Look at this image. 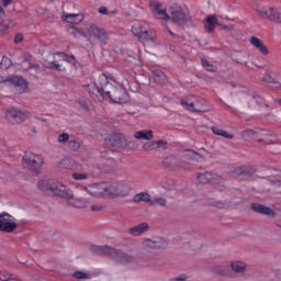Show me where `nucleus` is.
Listing matches in <instances>:
<instances>
[{"instance_id":"obj_64","label":"nucleus","mask_w":281,"mask_h":281,"mask_svg":"<svg viewBox=\"0 0 281 281\" xmlns=\"http://www.w3.org/2000/svg\"><path fill=\"white\" fill-rule=\"evenodd\" d=\"M10 27L9 25L5 24H0V32H5Z\"/></svg>"},{"instance_id":"obj_15","label":"nucleus","mask_w":281,"mask_h":281,"mask_svg":"<svg viewBox=\"0 0 281 281\" xmlns=\"http://www.w3.org/2000/svg\"><path fill=\"white\" fill-rule=\"evenodd\" d=\"M5 117L10 124H23V122L30 117V113L16 109H11L7 111Z\"/></svg>"},{"instance_id":"obj_46","label":"nucleus","mask_w":281,"mask_h":281,"mask_svg":"<svg viewBox=\"0 0 281 281\" xmlns=\"http://www.w3.org/2000/svg\"><path fill=\"white\" fill-rule=\"evenodd\" d=\"M157 147L155 145V140L147 142L143 145V150L145 153H149V150H155Z\"/></svg>"},{"instance_id":"obj_28","label":"nucleus","mask_w":281,"mask_h":281,"mask_svg":"<svg viewBox=\"0 0 281 281\" xmlns=\"http://www.w3.org/2000/svg\"><path fill=\"white\" fill-rule=\"evenodd\" d=\"M216 25H220L216 14L206 16V22L204 23V27H205L206 32L212 34V32H214V29L216 27Z\"/></svg>"},{"instance_id":"obj_25","label":"nucleus","mask_w":281,"mask_h":281,"mask_svg":"<svg viewBox=\"0 0 281 281\" xmlns=\"http://www.w3.org/2000/svg\"><path fill=\"white\" fill-rule=\"evenodd\" d=\"M153 78H154V82H156V85H159V87H164L165 85H168V77L161 70H154Z\"/></svg>"},{"instance_id":"obj_31","label":"nucleus","mask_w":281,"mask_h":281,"mask_svg":"<svg viewBox=\"0 0 281 281\" xmlns=\"http://www.w3.org/2000/svg\"><path fill=\"white\" fill-rule=\"evenodd\" d=\"M256 172V170L249 168V167H238L234 170V175L236 177H252V175Z\"/></svg>"},{"instance_id":"obj_3","label":"nucleus","mask_w":281,"mask_h":281,"mask_svg":"<svg viewBox=\"0 0 281 281\" xmlns=\"http://www.w3.org/2000/svg\"><path fill=\"white\" fill-rule=\"evenodd\" d=\"M92 251H94V254H98L99 256H108L120 265H131L132 262H135V257H133V255L124 252L122 250H117L115 248H111L109 246H94L92 248Z\"/></svg>"},{"instance_id":"obj_10","label":"nucleus","mask_w":281,"mask_h":281,"mask_svg":"<svg viewBox=\"0 0 281 281\" xmlns=\"http://www.w3.org/2000/svg\"><path fill=\"white\" fill-rule=\"evenodd\" d=\"M169 20L178 25V27H183L190 21V14L183 11V8L179 5H172L169 9Z\"/></svg>"},{"instance_id":"obj_38","label":"nucleus","mask_w":281,"mask_h":281,"mask_svg":"<svg viewBox=\"0 0 281 281\" xmlns=\"http://www.w3.org/2000/svg\"><path fill=\"white\" fill-rule=\"evenodd\" d=\"M196 179L200 183H211L212 172L199 173Z\"/></svg>"},{"instance_id":"obj_18","label":"nucleus","mask_w":281,"mask_h":281,"mask_svg":"<svg viewBox=\"0 0 281 281\" xmlns=\"http://www.w3.org/2000/svg\"><path fill=\"white\" fill-rule=\"evenodd\" d=\"M257 133H259L257 135V138H256L257 142L263 143V144H267V145L278 144V136L269 133L268 131L257 128Z\"/></svg>"},{"instance_id":"obj_56","label":"nucleus","mask_w":281,"mask_h":281,"mask_svg":"<svg viewBox=\"0 0 281 281\" xmlns=\"http://www.w3.org/2000/svg\"><path fill=\"white\" fill-rule=\"evenodd\" d=\"M270 183L281 191V180H271Z\"/></svg>"},{"instance_id":"obj_30","label":"nucleus","mask_w":281,"mask_h":281,"mask_svg":"<svg viewBox=\"0 0 281 281\" xmlns=\"http://www.w3.org/2000/svg\"><path fill=\"white\" fill-rule=\"evenodd\" d=\"M135 139H145L147 142H150L154 137V133L151 130H143L134 133Z\"/></svg>"},{"instance_id":"obj_17","label":"nucleus","mask_w":281,"mask_h":281,"mask_svg":"<svg viewBox=\"0 0 281 281\" xmlns=\"http://www.w3.org/2000/svg\"><path fill=\"white\" fill-rule=\"evenodd\" d=\"M87 91L92 100H103L104 99V91H102V87L98 83V79L94 83H89L87 86Z\"/></svg>"},{"instance_id":"obj_54","label":"nucleus","mask_w":281,"mask_h":281,"mask_svg":"<svg viewBox=\"0 0 281 281\" xmlns=\"http://www.w3.org/2000/svg\"><path fill=\"white\" fill-rule=\"evenodd\" d=\"M222 30H225V32H234V25H224V24H218Z\"/></svg>"},{"instance_id":"obj_62","label":"nucleus","mask_w":281,"mask_h":281,"mask_svg":"<svg viewBox=\"0 0 281 281\" xmlns=\"http://www.w3.org/2000/svg\"><path fill=\"white\" fill-rule=\"evenodd\" d=\"M10 3H12V0H2V5L4 8H8L10 5Z\"/></svg>"},{"instance_id":"obj_51","label":"nucleus","mask_w":281,"mask_h":281,"mask_svg":"<svg viewBox=\"0 0 281 281\" xmlns=\"http://www.w3.org/2000/svg\"><path fill=\"white\" fill-rule=\"evenodd\" d=\"M78 102L82 109H85L86 111H89V101L81 98V99H78Z\"/></svg>"},{"instance_id":"obj_23","label":"nucleus","mask_w":281,"mask_h":281,"mask_svg":"<svg viewBox=\"0 0 281 281\" xmlns=\"http://www.w3.org/2000/svg\"><path fill=\"white\" fill-rule=\"evenodd\" d=\"M229 267L232 271L237 276H243L245 271H247V263L243 261H238V260L232 261Z\"/></svg>"},{"instance_id":"obj_55","label":"nucleus","mask_w":281,"mask_h":281,"mask_svg":"<svg viewBox=\"0 0 281 281\" xmlns=\"http://www.w3.org/2000/svg\"><path fill=\"white\" fill-rule=\"evenodd\" d=\"M0 281H10V274L8 272H0Z\"/></svg>"},{"instance_id":"obj_60","label":"nucleus","mask_w":281,"mask_h":281,"mask_svg":"<svg viewBox=\"0 0 281 281\" xmlns=\"http://www.w3.org/2000/svg\"><path fill=\"white\" fill-rule=\"evenodd\" d=\"M215 207H218L220 210H223V207H225V203L224 202H215L214 204H213Z\"/></svg>"},{"instance_id":"obj_35","label":"nucleus","mask_w":281,"mask_h":281,"mask_svg":"<svg viewBox=\"0 0 281 281\" xmlns=\"http://www.w3.org/2000/svg\"><path fill=\"white\" fill-rule=\"evenodd\" d=\"M134 36H137L140 41H151L155 42V33L148 32L145 30L143 33H138L137 30H134Z\"/></svg>"},{"instance_id":"obj_2","label":"nucleus","mask_w":281,"mask_h":281,"mask_svg":"<svg viewBox=\"0 0 281 281\" xmlns=\"http://www.w3.org/2000/svg\"><path fill=\"white\" fill-rule=\"evenodd\" d=\"M69 34L75 38H88V36H90L97 38V41H100L103 45H106V42L109 41V32L95 24L90 25L87 31L71 26L69 29Z\"/></svg>"},{"instance_id":"obj_1","label":"nucleus","mask_w":281,"mask_h":281,"mask_svg":"<svg viewBox=\"0 0 281 281\" xmlns=\"http://www.w3.org/2000/svg\"><path fill=\"white\" fill-rule=\"evenodd\" d=\"M98 85H100L103 93L115 102L116 104H126L128 102V92L124 85L117 83V81L110 79L106 75H100L98 77Z\"/></svg>"},{"instance_id":"obj_9","label":"nucleus","mask_w":281,"mask_h":281,"mask_svg":"<svg viewBox=\"0 0 281 281\" xmlns=\"http://www.w3.org/2000/svg\"><path fill=\"white\" fill-rule=\"evenodd\" d=\"M105 196H128L131 194V187L126 183L111 181L104 182Z\"/></svg>"},{"instance_id":"obj_45","label":"nucleus","mask_w":281,"mask_h":281,"mask_svg":"<svg viewBox=\"0 0 281 281\" xmlns=\"http://www.w3.org/2000/svg\"><path fill=\"white\" fill-rule=\"evenodd\" d=\"M100 170L106 175H113V172H117V168H115V166H103L100 168Z\"/></svg>"},{"instance_id":"obj_32","label":"nucleus","mask_w":281,"mask_h":281,"mask_svg":"<svg viewBox=\"0 0 281 281\" xmlns=\"http://www.w3.org/2000/svg\"><path fill=\"white\" fill-rule=\"evenodd\" d=\"M83 20H85V15L80 13H77V14L70 13L65 15V21L67 23H71L75 25H78V23H82Z\"/></svg>"},{"instance_id":"obj_8","label":"nucleus","mask_w":281,"mask_h":281,"mask_svg":"<svg viewBox=\"0 0 281 281\" xmlns=\"http://www.w3.org/2000/svg\"><path fill=\"white\" fill-rule=\"evenodd\" d=\"M37 186L43 192L49 190L55 196H60V199H63L65 190H67V187L63 182L54 179L41 180Z\"/></svg>"},{"instance_id":"obj_59","label":"nucleus","mask_w":281,"mask_h":281,"mask_svg":"<svg viewBox=\"0 0 281 281\" xmlns=\"http://www.w3.org/2000/svg\"><path fill=\"white\" fill-rule=\"evenodd\" d=\"M135 30L138 34H142L145 31L143 26H134V27H132L133 34H135Z\"/></svg>"},{"instance_id":"obj_50","label":"nucleus","mask_w":281,"mask_h":281,"mask_svg":"<svg viewBox=\"0 0 281 281\" xmlns=\"http://www.w3.org/2000/svg\"><path fill=\"white\" fill-rule=\"evenodd\" d=\"M155 146L156 148H164V150H166L168 148V142L164 139L155 140Z\"/></svg>"},{"instance_id":"obj_39","label":"nucleus","mask_w":281,"mask_h":281,"mask_svg":"<svg viewBox=\"0 0 281 281\" xmlns=\"http://www.w3.org/2000/svg\"><path fill=\"white\" fill-rule=\"evenodd\" d=\"M76 164V161H74V159L71 158H64L60 162L59 166L60 168H66V169H70L74 168V165Z\"/></svg>"},{"instance_id":"obj_44","label":"nucleus","mask_w":281,"mask_h":281,"mask_svg":"<svg viewBox=\"0 0 281 281\" xmlns=\"http://www.w3.org/2000/svg\"><path fill=\"white\" fill-rule=\"evenodd\" d=\"M202 66L204 67V69L206 71H217L218 70V67L210 64V61H207L205 59L202 60Z\"/></svg>"},{"instance_id":"obj_11","label":"nucleus","mask_w":281,"mask_h":281,"mask_svg":"<svg viewBox=\"0 0 281 281\" xmlns=\"http://www.w3.org/2000/svg\"><path fill=\"white\" fill-rule=\"evenodd\" d=\"M181 106L189 113H207V110H203L205 105V99L192 100V97H186L180 101Z\"/></svg>"},{"instance_id":"obj_48","label":"nucleus","mask_w":281,"mask_h":281,"mask_svg":"<svg viewBox=\"0 0 281 281\" xmlns=\"http://www.w3.org/2000/svg\"><path fill=\"white\" fill-rule=\"evenodd\" d=\"M74 278H76L77 280H89V278H91V276L87 274L85 272L77 271L74 273Z\"/></svg>"},{"instance_id":"obj_26","label":"nucleus","mask_w":281,"mask_h":281,"mask_svg":"<svg viewBox=\"0 0 281 281\" xmlns=\"http://www.w3.org/2000/svg\"><path fill=\"white\" fill-rule=\"evenodd\" d=\"M183 157L190 161H205V157H203V155H201L199 151H194L193 149H186Z\"/></svg>"},{"instance_id":"obj_40","label":"nucleus","mask_w":281,"mask_h":281,"mask_svg":"<svg viewBox=\"0 0 281 281\" xmlns=\"http://www.w3.org/2000/svg\"><path fill=\"white\" fill-rule=\"evenodd\" d=\"M213 186H223V178L216 173H211V182Z\"/></svg>"},{"instance_id":"obj_5","label":"nucleus","mask_w":281,"mask_h":281,"mask_svg":"<svg viewBox=\"0 0 281 281\" xmlns=\"http://www.w3.org/2000/svg\"><path fill=\"white\" fill-rule=\"evenodd\" d=\"M165 166L172 172H190L192 170V164L177 156L167 157L165 159Z\"/></svg>"},{"instance_id":"obj_7","label":"nucleus","mask_w":281,"mask_h":281,"mask_svg":"<svg viewBox=\"0 0 281 281\" xmlns=\"http://www.w3.org/2000/svg\"><path fill=\"white\" fill-rule=\"evenodd\" d=\"M44 67L47 69H56L57 71H67L74 67V61L69 59L67 55L56 54L53 61H45Z\"/></svg>"},{"instance_id":"obj_42","label":"nucleus","mask_w":281,"mask_h":281,"mask_svg":"<svg viewBox=\"0 0 281 281\" xmlns=\"http://www.w3.org/2000/svg\"><path fill=\"white\" fill-rule=\"evenodd\" d=\"M261 80L262 82H267L268 85H278V80H274L269 72H266Z\"/></svg>"},{"instance_id":"obj_6","label":"nucleus","mask_w":281,"mask_h":281,"mask_svg":"<svg viewBox=\"0 0 281 281\" xmlns=\"http://www.w3.org/2000/svg\"><path fill=\"white\" fill-rule=\"evenodd\" d=\"M43 164V156L35 155L33 153H26L22 158L23 168H26V170H30V172H34L35 175H38V172H41Z\"/></svg>"},{"instance_id":"obj_52","label":"nucleus","mask_w":281,"mask_h":281,"mask_svg":"<svg viewBox=\"0 0 281 281\" xmlns=\"http://www.w3.org/2000/svg\"><path fill=\"white\" fill-rule=\"evenodd\" d=\"M272 22L273 23H281V11H274Z\"/></svg>"},{"instance_id":"obj_22","label":"nucleus","mask_w":281,"mask_h":281,"mask_svg":"<svg viewBox=\"0 0 281 281\" xmlns=\"http://www.w3.org/2000/svg\"><path fill=\"white\" fill-rule=\"evenodd\" d=\"M148 229H150L148 223L143 222L132 228H128V234H131V236H142L143 234H146Z\"/></svg>"},{"instance_id":"obj_33","label":"nucleus","mask_w":281,"mask_h":281,"mask_svg":"<svg viewBox=\"0 0 281 281\" xmlns=\"http://www.w3.org/2000/svg\"><path fill=\"white\" fill-rule=\"evenodd\" d=\"M257 135H260L258 128L255 130H245L241 132V137L245 142H252V139H257Z\"/></svg>"},{"instance_id":"obj_58","label":"nucleus","mask_w":281,"mask_h":281,"mask_svg":"<svg viewBox=\"0 0 281 281\" xmlns=\"http://www.w3.org/2000/svg\"><path fill=\"white\" fill-rule=\"evenodd\" d=\"M14 43L19 44V43H23V34L18 33L14 37Z\"/></svg>"},{"instance_id":"obj_49","label":"nucleus","mask_w":281,"mask_h":281,"mask_svg":"<svg viewBox=\"0 0 281 281\" xmlns=\"http://www.w3.org/2000/svg\"><path fill=\"white\" fill-rule=\"evenodd\" d=\"M68 148L69 150H79L80 149V143L77 140H69L68 142Z\"/></svg>"},{"instance_id":"obj_19","label":"nucleus","mask_w":281,"mask_h":281,"mask_svg":"<svg viewBox=\"0 0 281 281\" xmlns=\"http://www.w3.org/2000/svg\"><path fill=\"white\" fill-rule=\"evenodd\" d=\"M250 210L256 212V214H262L263 216H270L271 218H276V211L273 209L266 206L265 204L260 203H252L250 205Z\"/></svg>"},{"instance_id":"obj_29","label":"nucleus","mask_w":281,"mask_h":281,"mask_svg":"<svg viewBox=\"0 0 281 281\" xmlns=\"http://www.w3.org/2000/svg\"><path fill=\"white\" fill-rule=\"evenodd\" d=\"M211 271H212V273H215V276H221L222 278L229 276V270L227 269V266H225V265H214L211 268Z\"/></svg>"},{"instance_id":"obj_16","label":"nucleus","mask_w":281,"mask_h":281,"mask_svg":"<svg viewBox=\"0 0 281 281\" xmlns=\"http://www.w3.org/2000/svg\"><path fill=\"white\" fill-rule=\"evenodd\" d=\"M105 145L111 146L114 150H122L126 146V137L122 134H112L105 138Z\"/></svg>"},{"instance_id":"obj_14","label":"nucleus","mask_w":281,"mask_h":281,"mask_svg":"<svg viewBox=\"0 0 281 281\" xmlns=\"http://www.w3.org/2000/svg\"><path fill=\"white\" fill-rule=\"evenodd\" d=\"M14 216L8 213L0 214V232H5L7 234H12L15 232L18 225L14 222Z\"/></svg>"},{"instance_id":"obj_13","label":"nucleus","mask_w":281,"mask_h":281,"mask_svg":"<svg viewBox=\"0 0 281 281\" xmlns=\"http://www.w3.org/2000/svg\"><path fill=\"white\" fill-rule=\"evenodd\" d=\"M2 85L13 87L18 93H24L25 89H27V82L18 76H10L4 80H0V89H3Z\"/></svg>"},{"instance_id":"obj_34","label":"nucleus","mask_w":281,"mask_h":281,"mask_svg":"<svg viewBox=\"0 0 281 281\" xmlns=\"http://www.w3.org/2000/svg\"><path fill=\"white\" fill-rule=\"evenodd\" d=\"M150 193L148 192H140L134 195L133 202L134 203H149L150 204Z\"/></svg>"},{"instance_id":"obj_20","label":"nucleus","mask_w":281,"mask_h":281,"mask_svg":"<svg viewBox=\"0 0 281 281\" xmlns=\"http://www.w3.org/2000/svg\"><path fill=\"white\" fill-rule=\"evenodd\" d=\"M88 192L92 196H106V189L104 182L93 183L88 187Z\"/></svg>"},{"instance_id":"obj_53","label":"nucleus","mask_w":281,"mask_h":281,"mask_svg":"<svg viewBox=\"0 0 281 281\" xmlns=\"http://www.w3.org/2000/svg\"><path fill=\"white\" fill-rule=\"evenodd\" d=\"M187 280H188L187 274H180L178 277H173V278L169 279V281H187Z\"/></svg>"},{"instance_id":"obj_24","label":"nucleus","mask_w":281,"mask_h":281,"mask_svg":"<svg viewBox=\"0 0 281 281\" xmlns=\"http://www.w3.org/2000/svg\"><path fill=\"white\" fill-rule=\"evenodd\" d=\"M256 10H257L258 14H260L262 16V19H268V21H272L274 19L273 18V14L276 13L274 8L257 7Z\"/></svg>"},{"instance_id":"obj_61","label":"nucleus","mask_w":281,"mask_h":281,"mask_svg":"<svg viewBox=\"0 0 281 281\" xmlns=\"http://www.w3.org/2000/svg\"><path fill=\"white\" fill-rule=\"evenodd\" d=\"M109 153H112V151H111V150L102 151V153H101V157H102L103 159H111V157L109 156Z\"/></svg>"},{"instance_id":"obj_63","label":"nucleus","mask_w":281,"mask_h":281,"mask_svg":"<svg viewBox=\"0 0 281 281\" xmlns=\"http://www.w3.org/2000/svg\"><path fill=\"white\" fill-rule=\"evenodd\" d=\"M99 12H100V14H106V12H109V10L105 7H101L99 9Z\"/></svg>"},{"instance_id":"obj_12","label":"nucleus","mask_w":281,"mask_h":281,"mask_svg":"<svg viewBox=\"0 0 281 281\" xmlns=\"http://www.w3.org/2000/svg\"><path fill=\"white\" fill-rule=\"evenodd\" d=\"M168 240L162 237L147 238L142 241L140 249L143 251H153V249H166Z\"/></svg>"},{"instance_id":"obj_27","label":"nucleus","mask_w":281,"mask_h":281,"mask_svg":"<svg viewBox=\"0 0 281 281\" xmlns=\"http://www.w3.org/2000/svg\"><path fill=\"white\" fill-rule=\"evenodd\" d=\"M154 14H156L157 19H161L162 21H170V14L166 13V9L161 3H157L153 9Z\"/></svg>"},{"instance_id":"obj_43","label":"nucleus","mask_w":281,"mask_h":281,"mask_svg":"<svg viewBox=\"0 0 281 281\" xmlns=\"http://www.w3.org/2000/svg\"><path fill=\"white\" fill-rule=\"evenodd\" d=\"M71 177L75 179V181H85L89 179V173L75 172L71 175Z\"/></svg>"},{"instance_id":"obj_37","label":"nucleus","mask_w":281,"mask_h":281,"mask_svg":"<svg viewBox=\"0 0 281 281\" xmlns=\"http://www.w3.org/2000/svg\"><path fill=\"white\" fill-rule=\"evenodd\" d=\"M212 132L214 133V135H218L220 137H225L226 139H234V136L232 134L216 126L212 127Z\"/></svg>"},{"instance_id":"obj_41","label":"nucleus","mask_w":281,"mask_h":281,"mask_svg":"<svg viewBox=\"0 0 281 281\" xmlns=\"http://www.w3.org/2000/svg\"><path fill=\"white\" fill-rule=\"evenodd\" d=\"M11 66H12V60H10V58L3 56L2 60L0 63V69H10Z\"/></svg>"},{"instance_id":"obj_47","label":"nucleus","mask_w":281,"mask_h":281,"mask_svg":"<svg viewBox=\"0 0 281 281\" xmlns=\"http://www.w3.org/2000/svg\"><path fill=\"white\" fill-rule=\"evenodd\" d=\"M57 142H58V144H63V145L68 144V142H69V134H67V133H61V134L57 137Z\"/></svg>"},{"instance_id":"obj_4","label":"nucleus","mask_w":281,"mask_h":281,"mask_svg":"<svg viewBox=\"0 0 281 281\" xmlns=\"http://www.w3.org/2000/svg\"><path fill=\"white\" fill-rule=\"evenodd\" d=\"M87 191H81L74 195V192L66 188L64 195H61V199H65L68 202V205H70V207L85 210V207H89V203H91L90 200L85 199Z\"/></svg>"},{"instance_id":"obj_36","label":"nucleus","mask_w":281,"mask_h":281,"mask_svg":"<svg viewBox=\"0 0 281 281\" xmlns=\"http://www.w3.org/2000/svg\"><path fill=\"white\" fill-rule=\"evenodd\" d=\"M149 205L151 207H166V205H168V200H166L165 198H155L154 200H150Z\"/></svg>"},{"instance_id":"obj_57","label":"nucleus","mask_w":281,"mask_h":281,"mask_svg":"<svg viewBox=\"0 0 281 281\" xmlns=\"http://www.w3.org/2000/svg\"><path fill=\"white\" fill-rule=\"evenodd\" d=\"M101 210H104V206L98 205V204H93V205L91 206V211H92V212H101Z\"/></svg>"},{"instance_id":"obj_21","label":"nucleus","mask_w":281,"mask_h":281,"mask_svg":"<svg viewBox=\"0 0 281 281\" xmlns=\"http://www.w3.org/2000/svg\"><path fill=\"white\" fill-rule=\"evenodd\" d=\"M249 41H250V45H252V47L258 49V52H260L262 56L269 55V48L267 47V45H265V42H262V40L256 36H251Z\"/></svg>"}]
</instances>
